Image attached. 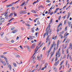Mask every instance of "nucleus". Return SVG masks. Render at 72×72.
<instances>
[{"mask_svg": "<svg viewBox=\"0 0 72 72\" xmlns=\"http://www.w3.org/2000/svg\"><path fill=\"white\" fill-rule=\"evenodd\" d=\"M58 55V58L59 57H60V55H61V54H60V52L58 53V52H56V55L55 57H57V55Z\"/></svg>", "mask_w": 72, "mask_h": 72, "instance_id": "f257e3e1", "label": "nucleus"}, {"mask_svg": "<svg viewBox=\"0 0 72 72\" xmlns=\"http://www.w3.org/2000/svg\"><path fill=\"white\" fill-rule=\"evenodd\" d=\"M35 46H36V44L34 43L31 46V48L32 49H33L34 48H35Z\"/></svg>", "mask_w": 72, "mask_h": 72, "instance_id": "f03ea898", "label": "nucleus"}, {"mask_svg": "<svg viewBox=\"0 0 72 72\" xmlns=\"http://www.w3.org/2000/svg\"><path fill=\"white\" fill-rule=\"evenodd\" d=\"M56 45H57V44H55V42H53L52 44V45H51V46H53V47L54 46H55H55H56Z\"/></svg>", "mask_w": 72, "mask_h": 72, "instance_id": "7ed1b4c3", "label": "nucleus"}, {"mask_svg": "<svg viewBox=\"0 0 72 72\" xmlns=\"http://www.w3.org/2000/svg\"><path fill=\"white\" fill-rule=\"evenodd\" d=\"M5 21V18H2L1 19V22H4Z\"/></svg>", "mask_w": 72, "mask_h": 72, "instance_id": "20e7f679", "label": "nucleus"}, {"mask_svg": "<svg viewBox=\"0 0 72 72\" xmlns=\"http://www.w3.org/2000/svg\"><path fill=\"white\" fill-rule=\"evenodd\" d=\"M69 46H70L69 47V49L70 48H71V49H72V45L71 43L70 44Z\"/></svg>", "mask_w": 72, "mask_h": 72, "instance_id": "39448f33", "label": "nucleus"}, {"mask_svg": "<svg viewBox=\"0 0 72 72\" xmlns=\"http://www.w3.org/2000/svg\"><path fill=\"white\" fill-rule=\"evenodd\" d=\"M8 9H7V11L5 13L4 16H6V14H8V13L9 11H8Z\"/></svg>", "mask_w": 72, "mask_h": 72, "instance_id": "423d86ee", "label": "nucleus"}, {"mask_svg": "<svg viewBox=\"0 0 72 72\" xmlns=\"http://www.w3.org/2000/svg\"><path fill=\"white\" fill-rule=\"evenodd\" d=\"M25 24L26 26H28V27H30V26H31V25L28 23H25Z\"/></svg>", "mask_w": 72, "mask_h": 72, "instance_id": "0eeeda50", "label": "nucleus"}, {"mask_svg": "<svg viewBox=\"0 0 72 72\" xmlns=\"http://www.w3.org/2000/svg\"><path fill=\"white\" fill-rule=\"evenodd\" d=\"M49 35L46 38V43L48 42V39H49Z\"/></svg>", "mask_w": 72, "mask_h": 72, "instance_id": "6e6552de", "label": "nucleus"}, {"mask_svg": "<svg viewBox=\"0 0 72 72\" xmlns=\"http://www.w3.org/2000/svg\"><path fill=\"white\" fill-rule=\"evenodd\" d=\"M19 13L20 14H23V10L20 11L19 12Z\"/></svg>", "mask_w": 72, "mask_h": 72, "instance_id": "1a4fd4ad", "label": "nucleus"}, {"mask_svg": "<svg viewBox=\"0 0 72 72\" xmlns=\"http://www.w3.org/2000/svg\"><path fill=\"white\" fill-rule=\"evenodd\" d=\"M27 49H28V51L30 52H31V50H30L31 48H30V47H28Z\"/></svg>", "mask_w": 72, "mask_h": 72, "instance_id": "9d476101", "label": "nucleus"}, {"mask_svg": "<svg viewBox=\"0 0 72 72\" xmlns=\"http://www.w3.org/2000/svg\"><path fill=\"white\" fill-rule=\"evenodd\" d=\"M42 57V54H41L40 55V56H39V59L40 60V59H41Z\"/></svg>", "mask_w": 72, "mask_h": 72, "instance_id": "9b49d317", "label": "nucleus"}, {"mask_svg": "<svg viewBox=\"0 0 72 72\" xmlns=\"http://www.w3.org/2000/svg\"><path fill=\"white\" fill-rule=\"evenodd\" d=\"M26 3V2L24 1L23 3H22L21 5H20L21 6H22V5H24V4Z\"/></svg>", "mask_w": 72, "mask_h": 72, "instance_id": "f8f14e48", "label": "nucleus"}, {"mask_svg": "<svg viewBox=\"0 0 72 72\" xmlns=\"http://www.w3.org/2000/svg\"><path fill=\"white\" fill-rule=\"evenodd\" d=\"M14 14V13H12L11 14H10L9 16V18H10V17H11V16H12Z\"/></svg>", "mask_w": 72, "mask_h": 72, "instance_id": "ddd939ff", "label": "nucleus"}, {"mask_svg": "<svg viewBox=\"0 0 72 72\" xmlns=\"http://www.w3.org/2000/svg\"><path fill=\"white\" fill-rule=\"evenodd\" d=\"M9 67L10 70V71H11V69H12V66L10 65H9L8 66Z\"/></svg>", "mask_w": 72, "mask_h": 72, "instance_id": "4468645a", "label": "nucleus"}, {"mask_svg": "<svg viewBox=\"0 0 72 72\" xmlns=\"http://www.w3.org/2000/svg\"><path fill=\"white\" fill-rule=\"evenodd\" d=\"M64 33V31H62L60 33L61 35H63Z\"/></svg>", "mask_w": 72, "mask_h": 72, "instance_id": "2eb2a0df", "label": "nucleus"}, {"mask_svg": "<svg viewBox=\"0 0 72 72\" xmlns=\"http://www.w3.org/2000/svg\"><path fill=\"white\" fill-rule=\"evenodd\" d=\"M68 24L69 27H71V22H68Z\"/></svg>", "mask_w": 72, "mask_h": 72, "instance_id": "dca6fc26", "label": "nucleus"}, {"mask_svg": "<svg viewBox=\"0 0 72 72\" xmlns=\"http://www.w3.org/2000/svg\"><path fill=\"white\" fill-rule=\"evenodd\" d=\"M38 48V46H37L35 50V52H36H36H37V50H38V49H37Z\"/></svg>", "mask_w": 72, "mask_h": 72, "instance_id": "f3484780", "label": "nucleus"}, {"mask_svg": "<svg viewBox=\"0 0 72 72\" xmlns=\"http://www.w3.org/2000/svg\"><path fill=\"white\" fill-rule=\"evenodd\" d=\"M2 63L3 64L4 66H6V63H5V62L3 61V62L2 61Z\"/></svg>", "mask_w": 72, "mask_h": 72, "instance_id": "a211bd4d", "label": "nucleus"}, {"mask_svg": "<svg viewBox=\"0 0 72 72\" xmlns=\"http://www.w3.org/2000/svg\"><path fill=\"white\" fill-rule=\"evenodd\" d=\"M13 64L14 67H17V64H16V63L14 62Z\"/></svg>", "mask_w": 72, "mask_h": 72, "instance_id": "6ab92c4d", "label": "nucleus"}, {"mask_svg": "<svg viewBox=\"0 0 72 72\" xmlns=\"http://www.w3.org/2000/svg\"><path fill=\"white\" fill-rule=\"evenodd\" d=\"M27 13V11H26L23 10V14H26Z\"/></svg>", "mask_w": 72, "mask_h": 72, "instance_id": "aec40b11", "label": "nucleus"}, {"mask_svg": "<svg viewBox=\"0 0 72 72\" xmlns=\"http://www.w3.org/2000/svg\"><path fill=\"white\" fill-rule=\"evenodd\" d=\"M31 12H32V13H36V12L34 10H32Z\"/></svg>", "mask_w": 72, "mask_h": 72, "instance_id": "412c9836", "label": "nucleus"}, {"mask_svg": "<svg viewBox=\"0 0 72 72\" xmlns=\"http://www.w3.org/2000/svg\"><path fill=\"white\" fill-rule=\"evenodd\" d=\"M54 6L53 5L51 6V7L50 8V9H54Z\"/></svg>", "mask_w": 72, "mask_h": 72, "instance_id": "4be33fe9", "label": "nucleus"}, {"mask_svg": "<svg viewBox=\"0 0 72 72\" xmlns=\"http://www.w3.org/2000/svg\"><path fill=\"white\" fill-rule=\"evenodd\" d=\"M53 70L54 71H55V72H56V71L57 70V68L55 67H54L53 68Z\"/></svg>", "mask_w": 72, "mask_h": 72, "instance_id": "5701e85b", "label": "nucleus"}, {"mask_svg": "<svg viewBox=\"0 0 72 72\" xmlns=\"http://www.w3.org/2000/svg\"><path fill=\"white\" fill-rule=\"evenodd\" d=\"M15 4V2H13L11 4H10L11 5V6H12L13 5H14V4Z\"/></svg>", "mask_w": 72, "mask_h": 72, "instance_id": "b1692460", "label": "nucleus"}, {"mask_svg": "<svg viewBox=\"0 0 72 72\" xmlns=\"http://www.w3.org/2000/svg\"><path fill=\"white\" fill-rule=\"evenodd\" d=\"M6 61L7 65H8H8H9V63H8V60H6Z\"/></svg>", "mask_w": 72, "mask_h": 72, "instance_id": "393cba45", "label": "nucleus"}, {"mask_svg": "<svg viewBox=\"0 0 72 72\" xmlns=\"http://www.w3.org/2000/svg\"><path fill=\"white\" fill-rule=\"evenodd\" d=\"M0 57H1L2 58H4V57L5 56H4V55H0Z\"/></svg>", "mask_w": 72, "mask_h": 72, "instance_id": "a878e982", "label": "nucleus"}, {"mask_svg": "<svg viewBox=\"0 0 72 72\" xmlns=\"http://www.w3.org/2000/svg\"><path fill=\"white\" fill-rule=\"evenodd\" d=\"M53 21V18H52L50 21V23L49 24H50L52 22V21Z\"/></svg>", "mask_w": 72, "mask_h": 72, "instance_id": "bb28decb", "label": "nucleus"}, {"mask_svg": "<svg viewBox=\"0 0 72 72\" xmlns=\"http://www.w3.org/2000/svg\"><path fill=\"white\" fill-rule=\"evenodd\" d=\"M50 50H49V51H47L46 52V55H47V53H50Z\"/></svg>", "mask_w": 72, "mask_h": 72, "instance_id": "cd10ccee", "label": "nucleus"}, {"mask_svg": "<svg viewBox=\"0 0 72 72\" xmlns=\"http://www.w3.org/2000/svg\"><path fill=\"white\" fill-rule=\"evenodd\" d=\"M53 46H52L51 45V47H50V51H51V49H52V48H53Z\"/></svg>", "mask_w": 72, "mask_h": 72, "instance_id": "c85d7f7f", "label": "nucleus"}, {"mask_svg": "<svg viewBox=\"0 0 72 72\" xmlns=\"http://www.w3.org/2000/svg\"><path fill=\"white\" fill-rule=\"evenodd\" d=\"M33 28H32V31L33 33H34V32H35V31L33 29Z\"/></svg>", "mask_w": 72, "mask_h": 72, "instance_id": "c756f323", "label": "nucleus"}, {"mask_svg": "<svg viewBox=\"0 0 72 72\" xmlns=\"http://www.w3.org/2000/svg\"><path fill=\"white\" fill-rule=\"evenodd\" d=\"M3 35H4V32H2L1 33V36H3Z\"/></svg>", "mask_w": 72, "mask_h": 72, "instance_id": "7c9ffc66", "label": "nucleus"}, {"mask_svg": "<svg viewBox=\"0 0 72 72\" xmlns=\"http://www.w3.org/2000/svg\"><path fill=\"white\" fill-rule=\"evenodd\" d=\"M69 59L71 61H72V57H71V56H69Z\"/></svg>", "mask_w": 72, "mask_h": 72, "instance_id": "2f4dec72", "label": "nucleus"}, {"mask_svg": "<svg viewBox=\"0 0 72 72\" xmlns=\"http://www.w3.org/2000/svg\"><path fill=\"white\" fill-rule=\"evenodd\" d=\"M30 39H31V40H32V39H33V38L32 36H31L30 35Z\"/></svg>", "mask_w": 72, "mask_h": 72, "instance_id": "473e14b6", "label": "nucleus"}, {"mask_svg": "<svg viewBox=\"0 0 72 72\" xmlns=\"http://www.w3.org/2000/svg\"><path fill=\"white\" fill-rule=\"evenodd\" d=\"M46 33H45L44 35H43V36H44V37L43 38H45V36H46Z\"/></svg>", "mask_w": 72, "mask_h": 72, "instance_id": "72a5a7b5", "label": "nucleus"}, {"mask_svg": "<svg viewBox=\"0 0 72 72\" xmlns=\"http://www.w3.org/2000/svg\"><path fill=\"white\" fill-rule=\"evenodd\" d=\"M48 63H45V66L46 67L48 66Z\"/></svg>", "mask_w": 72, "mask_h": 72, "instance_id": "f704fd0d", "label": "nucleus"}, {"mask_svg": "<svg viewBox=\"0 0 72 72\" xmlns=\"http://www.w3.org/2000/svg\"><path fill=\"white\" fill-rule=\"evenodd\" d=\"M11 6V4H10L9 5H6V6H7V8H9V6Z\"/></svg>", "mask_w": 72, "mask_h": 72, "instance_id": "c9c22d12", "label": "nucleus"}, {"mask_svg": "<svg viewBox=\"0 0 72 72\" xmlns=\"http://www.w3.org/2000/svg\"><path fill=\"white\" fill-rule=\"evenodd\" d=\"M67 26H66V27L65 28V31H67Z\"/></svg>", "mask_w": 72, "mask_h": 72, "instance_id": "e433bc0d", "label": "nucleus"}, {"mask_svg": "<svg viewBox=\"0 0 72 72\" xmlns=\"http://www.w3.org/2000/svg\"><path fill=\"white\" fill-rule=\"evenodd\" d=\"M8 15H7L5 17V19H8Z\"/></svg>", "mask_w": 72, "mask_h": 72, "instance_id": "4c0bfd02", "label": "nucleus"}, {"mask_svg": "<svg viewBox=\"0 0 72 72\" xmlns=\"http://www.w3.org/2000/svg\"><path fill=\"white\" fill-rule=\"evenodd\" d=\"M62 67H63V66H61L59 68V70H61V69L62 68Z\"/></svg>", "mask_w": 72, "mask_h": 72, "instance_id": "58836bf2", "label": "nucleus"}, {"mask_svg": "<svg viewBox=\"0 0 72 72\" xmlns=\"http://www.w3.org/2000/svg\"><path fill=\"white\" fill-rule=\"evenodd\" d=\"M46 1L47 3H50V1L49 0H47Z\"/></svg>", "mask_w": 72, "mask_h": 72, "instance_id": "ea45409f", "label": "nucleus"}, {"mask_svg": "<svg viewBox=\"0 0 72 72\" xmlns=\"http://www.w3.org/2000/svg\"><path fill=\"white\" fill-rule=\"evenodd\" d=\"M20 48H21V49H23V47H22V46H19Z\"/></svg>", "mask_w": 72, "mask_h": 72, "instance_id": "a19ab883", "label": "nucleus"}, {"mask_svg": "<svg viewBox=\"0 0 72 72\" xmlns=\"http://www.w3.org/2000/svg\"><path fill=\"white\" fill-rule=\"evenodd\" d=\"M66 36H67V35H66V33L64 35V38L66 37Z\"/></svg>", "mask_w": 72, "mask_h": 72, "instance_id": "79ce46f5", "label": "nucleus"}, {"mask_svg": "<svg viewBox=\"0 0 72 72\" xmlns=\"http://www.w3.org/2000/svg\"><path fill=\"white\" fill-rule=\"evenodd\" d=\"M67 54H68V53L69 51H68V49H67L66 50Z\"/></svg>", "mask_w": 72, "mask_h": 72, "instance_id": "37998d69", "label": "nucleus"}, {"mask_svg": "<svg viewBox=\"0 0 72 72\" xmlns=\"http://www.w3.org/2000/svg\"><path fill=\"white\" fill-rule=\"evenodd\" d=\"M55 50H56V49H55V47L54 48L53 50V53H54V52H55Z\"/></svg>", "mask_w": 72, "mask_h": 72, "instance_id": "c03bdc74", "label": "nucleus"}, {"mask_svg": "<svg viewBox=\"0 0 72 72\" xmlns=\"http://www.w3.org/2000/svg\"><path fill=\"white\" fill-rule=\"evenodd\" d=\"M16 57H17V58H19L20 56H19V55H16Z\"/></svg>", "mask_w": 72, "mask_h": 72, "instance_id": "a18cd8bd", "label": "nucleus"}, {"mask_svg": "<svg viewBox=\"0 0 72 72\" xmlns=\"http://www.w3.org/2000/svg\"><path fill=\"white\" fill-rule=\"evenodd\" d=\"M35 58H36V57L34 56L32 59L33 60H34L35 59Z\"/></svg>", "mask_w": 72, "mask_h": 72, "instance_id": "49530a36", "label": "nucleus"}, {"mask_svg": "<svg viewBox=\"0 0 72 72\" xmlns=\"http://www.w3.org/2000/svg\"><path fill=\"white\" fill-rule=\"evenodd\" d=\"M68 63V61L67 60L66 62V66H67V65Z\"/></svg>", "mask_w": 72, "mask_h": 72, "instance_id": "de8ad7c7", "label": "nucleus"}, {"mask_svg": "<svg viewBox=\"0 0 72 72\" xmlns=\"http://www.w3.org/2000/svg\"><path fill=\"white\" fill-rule=\"evenodd\" d=\"M55 65H58V64L57 62H56L54 64V66H55Z\"/></svg>", "mask_w": 72, "mask_h": 72, "instance_id": "09e8293b", "label": "nucleus"}, {"mask_svg": "<svg viewBox=\"0 0 72 72\" xmlns=\"http://www.w3.org/2000/svg\"><path fill=\"white\" fill-rule=\"evenodd\" d=\"M36 3H37V2L36 1L34 2L33 3V5H34V4H36Z\"/></svg>", "mask_w": 72, "mask_h": 72, "instance_id": "8fccbe9b", "label": "nucleus"}, {"mask_svg": "<svg viewBox=\"0 0 72 72\" xmlns=\"http://www.w3.org/2000/svg\"><path fill=\"white\" fill-rule=\"evenodd\" d=\"M58 60V57L57 56V57H56L55 61H57Z\"/></svg>", "mask_w": 72, "mask_h": 72, "instance_id": "3c124183", "label": "nucleus"}, {"mask_svg": "<svg viewBox=\"0 0 72 72\" xmlns=\"http://www.w3.org/2000/svg\"><path fill=\"white\" fill-rule=\"evenodd\" d=\"M14 27H13L11 28V30H14Z\"/></svg>", "mask_w": 72, "mask_h": 72, "instance_id": "603ef678", "label": "nucleus"}, {"mask_svg": "<svg viewBox=\"0 0 72 72\" xmlns=\"http://www.w3.org/2000/svg\"><path fill=\"white\" fill-rule=\"evenodd\" d=\"M37 33H38L37 32H36L35 33V35H36V37H37Z\"/></svg>", "mask_w": 72, "mask_h": 72, "instance_id": "864d4df0", "label": "nucleus"}, {"mask_svg": "<svg viewBox=\"0 0 72 72\" xmlns=\"http://www.w3.org/2000/svg\"><path fill=\"white\" fill-rule=\"evenodd\" d=\"M19 1H20V0H19L17 1L16 2H15V4H16V3H18V2Z\"/></svg>", "mask_w": 72, "mask_h": 72, "instance_id": "5fc2aeb1", "label": "nucleus"}, {"mask_svg": "<svg viewBox=\"0 0 72 72\" xmlns=\"http://www.w3.org/2000/svg\"><path fill=\"white\" fill-rule=\"evenodd\" d=\"M4 59H5L6 61V60H7V58H6V57H5V56H4Z\"/></svg>", "mask_w": 72, "mask_h": 72, "instance_id": "6e6d98bb", "label": "nucleus"}, {"mask_svg": "<svg viewBox=\"0 0 72 72\" xmlns=\"http://www.w3.org/2000/svg\"><path fill=\"white\" fill-rule=\"evenodd\" d=\"M39 59H40L39 56H38L37 58V60H38Z\"/></svg>", "mask_w": 72, "mask_h": 72, "instance_id": "4d7b16f0", "label": "nucleus"}, {"mask_svg": "<svg viewBox=\"0 0 72 72\" xmlns=\"http://www.w3.org/2000/svg\"><path fill=\"white\" fill-rule=\"evenodd\" d=\"M60 48H59L58 49V52H57L56 53H60Z\"/></svg>", "mask_w": 72, "mask_h": 72, "instance_id": "13d9d810", "label": "nucleus"}, {"mask_svg": "<svg viewBox=\"0 0 72 72\" xmlns=\"http://www.w3.org/2000/svg\"><path fill=\"white\" fill-rule=\"evenodd\" d=\"M66 17H67V15H65V16H63L62 17V18H64V19H65V18H66Z\"/></svg>", "mask_w": 72, "mask_h": 72, "instance_id": "bf43d9fd", "label": "nucleus"}, {"mask_svg": "<svg viewBox=\"0 0 72 72\" xmlns=\"http://www.w3.org/2000/svg\"><path fill=\"white\" fill-rule=\"evenodd\" d=\"M0 62H1V63H2V62H3V60L0 58Z\"/></svg>", "mask_w": 72, "mask_h": 72, "instance_id": "052dcab7", "label": "nucleus"}, {"mask_svg": "<svg viewBox=\"0 0 72 72\" xmlns=\"http://www.w3.org/2000/svg\"><path fill=\"white\" fill-rule=\"evenodd\" d=\"M61 18V16H60V17H58V20L59 21V20H60V18Z\"/></svg>", "mask_w": 72, "mask_h": 72, "instance_id": "680f3d73", "label": "nucleus"}, {"mask_svg": "<svg viewBox=\"0 0 72 72\" xmlns=\"http://www.w3.org/2000/svg\"><path fill=\"white\" fill-rule=\"evenodd\" d=\"M66 55L64 54V58H66Z\"/></svg>", "mask_w": 72, "mask_h": 72, "instance_id": "e2e57ef3", "label": "nucleus"}, {"mask_svg": "<svg viewBox=\"0 0 72 72\" xmlns=\"http://www.w3.org/2000/svg\"><path fill=\"white\" fill-rule=\"evenodd\" d=\"M71 68H70L69 69V70L68 72H71Z\"/></svg>", "mask_w": 72, "mask_h": 72, "instance_id": "0e129e2a", "label": "nucleus"}, {"mask_svg": "<svg viewBox=\"0 0 72 72\" xmlns=\"http://www.w3.org/2000/svg\"><path fill=\"white\" fill-rule=\"evenodd\" d=\"M14 16H17V13L15 12L14 13Z\"/></svg>", "mask_w": 72, "mask_h": 72, "instance_id": "69168bd1", "label": "nucleus"}, {"mask_svg": "<svg viewBox=\"0 0 72 72\" xmlns=\"http://www.w3.org/2000/svg\"><path fill=\"white\" fill-rule=\"evenodd\" d=\"M49 32L50 34H51V29Z\"/></svg>", "mask_w": 72, "mask_h": 72, "instance_id": "338daca9", "label": "nucleus"}, {"mask_svg": "<svg viewBox=\"0 0 72 72\" xmlns=\"http://www.w3.org/2000/svg\"><path fill=\"white\" fill-rule=\"evenodd\" d=\"M64 50H62V54H64Z\"/></svg>", "mask_w": 72, "mask_h": 72, "instance_id": "774afa93", "label": "nucleus"}]
</instances>
